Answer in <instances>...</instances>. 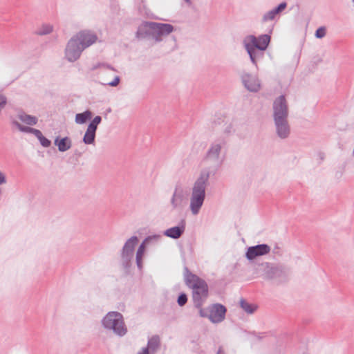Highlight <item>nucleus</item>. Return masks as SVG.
I'll return each instance as SVG.
<instances>
[{
    "mask_svg": "<svg viewBox=\"0 0 354 354\" xmlns=\"http://www.w3.org/2000/svg\"><path fill=\"white\" fill-rule=\"evenodd\" d=\"M186 284L192 289V297L194 303L199 307L201 301L208 295V287L206 282L198 276L187 273L185 277Z\"/></svg>",
    "mask_w": 354,
    "mask_h": 354,
    "instance_id": "nucleus-1",
    "label": "nucleus"
},
{
    "mask_svg": "<svg viewBox=\"0 0 354 354\" xmlns=\"http://www.w3.org/2000/svg\"><path fill=\"white\" fill-rule=\"evenodd\" d=\"M270 37L268 35H261L257 38L253 35L248 36L244 40L245 47L250 55L252 62L255 64L254 49L264 50L268 46Z\"/></svg>",
    "mask_w": 354,
    "mask_h": 354,
    "instance_id": "nucleus-2",
    "label": "nucleus"
},
{
    "mask_svg": "<svg viewBox=\"0 0 354 354\" xmlns=\"http://www.w3.org/2000/svg\"><path fill=\"white\" fill-rule=\"evenodd\" d=\"M205 179L201 178L195 183L191 198L190 208L194 214L198 213L205 198Z\"/></svg>",
    "mask_w": 354,
    "mask_h": 354,
    "instance_id": "nucleus-3",
    "label": "nucleus"
},
{
    "mask_svg": "<svg viewBox=\"0 0 354 354\" xmlns=\"http://www.w3.org/2000/svg\"><path fill=\"white\" fill-rule=\"evenodd\" d=\"M88 41L86 43L83 41L81 46H79V44L77 43V39L73 38L68 41L66 49V56L69 61L73 62L77 59L83 50L95 43V37L94 36L88 35Z\"/></svg>",
    "mask_w": 354,
    "mask_h": 354,
    "instance_id": "nucleus-4",
    "label": "nucleus"
},
{
    "mask_svg": "<svg viewBox=\"0 0 354 354\" xmlns=\"http://www.w3.org/2000/svg\"><path fill=\"white\" fill-rule=\"evenodd\" d=\"M102 324L105 328L112 329L119 335H123L126 333L127 329L124 326L122 316L119 313L109 312L104 317Z\"/></svg>",
    "mask_w": 354,
    "mask_h": 354,
    "instance_id": "nucleus-5",
    "label": "nucleus"
},
{
    "mask_svg": "<svg viewBox=\"0 0 354 354\" xmlns=\"http://www.w3.org/2000/svg\"><path fill=\"white\" fill-rule=\"evenodd\" d=\"M143 27L150 31L156 41H160L161 37L167 35L174 30L173 26L168 24L146 22L143 24Z\"/></svg>",
    "mask_w": 354,
    "mask_h": 354,
    "instance_id": "nucleus-6",
    "label": "nucleus"
},
{
    "mask_svg": "<svg viewBox=\"0 0 354 354\" xmlns=\"http://www.w3.org/2000/svg\"><path fill=\"white\" fill-rule=\"evenodd\" d=\"M273 109L275 122H278L281 119H286L288 116V106L283 95L277 97L274 100Z\"/></svg>",
    "mask_w": 354,
    "mask_h": 354,
    "instance_id": "nucleus-7",
    "label": "nucleus"
},
{
    "mask_svg": "<svg viewBox=\"0 0 354 354\" xmlns=\"http://www.w3.org/2000/svg\"><path fill=\"white\" fill-rule=\"evenodd\" d=\"M101 120L100 116H96L89 124L83 138V141L85 144L90 145L94 142L97 127L101 122Z\"/></svg>",
    "mask_w": 354,
    "mask_h": 354,
    "instance_id": "nucleus-8",
    "label": "nucleus"
},
{
    "mask_svg": "<svg viewBox=\"0 0 354 354\" xmlns=\"http://www.w3.org/2000/svg\"><path fill=\"white\" fill-rule=\"evenodd\" d=\"M270 251V248L266 244L250 247L246 252V257L249 260H252L258 257L268 254Z\"/></svg>",
    "mask_w": 354,
    "mask_h": 354,
    "instance_id": "nucleus-9",
    "label": "nucleus"
},
{
    "mask_svg": "<svg viewBox=\"0 0 354 354\" xmlns=\"http://www.w3.org/2000/svg\"><path fill=\"white\" fill-rule=\"evenodd\" d=\"M226 312L225 308L220 304L214 305L210 313L209 319L212 322L217 323L223 320Z\"/></svg>",
    "mask_w": 354,
    "mask_h": 354,
    "instance_id": "nucleus-10",
    "label": "nucleus"
},
{
    "mask_svg": "<svg viewBox=\"0 0 354 354\" xmlns=\"http://www.w3.org/2000/svg\"><path fill=\"white\" fill-rule=\"evenodd\" d=\"M245 87L251 91H257L260 88L259 80L251 75H245L243 78Z\"/></svg>",
    "mask_w": 354,
    "mask_h": 354,
    "instance_id": "nucleus-11",
    "label": "nucleus"
},
{
    "mask_svg": "<svg viewBox=\"0 0 354 354\" xmlns=\"http://www.w3.org/2000/svg\"><path fill=\"white\" fill-rule=\"evenodd\" d=\"M275 124L279 136L281 138H286L289 133L286 119H281L278 122H275Z\"/></svg>",
    "mask_w": 354,
    "mask_h": 354,
    "instance_id": "nucleus-12",
    "label": "nucleus"
},
{
    "mask_svg": "<svg viewBox=\"0 0 354 354\" xmlns=\"http://www.w3.org/2000/svg\"><path fill=\"white\" fill-rule=\"evenodd\" d=\"M184 230L185 227L183 225H182L181 227H174L167 230L164 232V234L172 239H178L181 236Z\"/></svg>",
    "mask_w": 354,
    "mask_h": 354,
    "instance_id": "nucleus-13",
    "label": "nucleus"
},
{
    "mask_svg": "<svg viewBox=\"0 0 354 354\" xmlns=\"http://www.w3.org/2000/svg\"><path fill=\"white\" fill-rule=\"evenodd\" d=\"M55 144L60 151H67L71 147V141L68 137L62 139L57 138L55 140Z\"/></svg>",
    "mask_w": 354,
    "mask_h": 354,
    "instance_id": "nucleus-14",
    "label": "nucleus"
},
{
    "mask_svg": "<svg viewBox=\"0 0 354 354\" xmlns=\"http://www.w3.org/2000/svg\"><path fill=\"white\" fill-rule=\"evenodd\" d=\"M138 242L136 236H132L125 243L123 247V254L128 255L131 253Z\"/></svg>",
    "mask_w": 354,
    "mask_h": 354,
    "instance_id": "nucleus-15",
    "label": "nucleus"
},
{
    "mask_svg": "<svg viewBox=\"0 0 354 354\" xmlns=\"http://www.w3.org/2000/svg\"><path fill=\"white\" fill-rule=\"evenodd\" d=\"M88 35H92L95 37V41H97V36L90 32V31H82L77 33L74 37H73L75 39H77V43L79 44V46H81V44L84 41V43H86L88 41Z\"/></svg>",
    "mask_w": 354,
    "mask_h": 354,
    "instance_id": "nucleus-16",
    "label": "nucleus"
},
{
    "mask_svg": "<svg viewBox=\"0 0 354 354\" xmlns=\"http://www.w3.org/2000/svg\"><path fill=\"white\" fill-rule=\"evenodd\" d=\"M152 238L151 237H148L147 238L144 242L140 245L138 251H137V254H136V261H137V264L139 267H141L142 266V257H143V255L145 254V244L149 241L151 240Z\"/></svg>",
    "mask_w": 354,
    "mask_h": 354,
    "instance_id": "nucleus-17",
    "label": "nucleus"
},
{
    "mask_svg": "<svg viewBox=\"0 0 354 354\" xmlns=\"http://www.w3.org/2000/svg\"><path fill=\"white\" fill-rule=\"evenodd\" d=\"M19 119L24 123L28 125H35L37 122V118L35 116L21 113L18 115Z\"/></svg>",
    "mask_w": 354,
    "mask_h": 354,
    "instance_id": "nucleus-18",
    "label": "nucleus"
},
{
    "mask_svg": "<svg viewBox=\"0 0 354 354\" xmlns=\"http://www.w3.org/2000/svg\"><path fill=\"white\" fill-rule=\"evenodd\" d=\"M92 117V113L89 111H86L84 113H77L75 115V122L77 124H84L88 120H90Z\"/></svg>",
    "mask_w": 354,
    "mask_h": 354,
    "instance_id": "nucleus-19",
    "label": "nucleus"
},
{
    "mask_svg": "<svg viewBox=\"0 0 354 354\" xmlns=\"http://www.w3.org/2000/svg\"><path fill=\"white\" fill-rule=\"evenodd\" d=\"M221 149V146L218 144L212 145L207 153V158H217L220 153Z\"/></svg>",
    "mask_w": 354,
    "mask_h": 354,
    "instance_id": "nucleus-20",
    "label": "nucleus"
},
{
    "mask_svg": "<svg viewBox=\"0 0 354 354\" xmlns=\"http://www.w3.org/2000/svg\"><path fill=\"white\" fill-rule=\"evenodd\" d=\"M240 304H241V308L248 313H252L257 308V306L256 305L250 304L246 302L245 300H241Z\"/></svg>",
    "mask_w": 354,
    "mask_h": 354,
    "instance_id": "nucleus-21",
    "label": "nucleus"
},
{
    "mask_svg": "<svg viewBox=\"0 0 354 354\" xmlns=\"http://www.w3.org/2000/svg\"><path fill=\"white\" fill-rule=\"evenodd\" d=\"M53 27L51 24H43L38 30L37 33L39 35H47L52 32Z\"/></svg>",
    "mask_w": 354,
    "mask_h": 354,
    "instance_id": "nucleus-22",
    "label": "nucleus"
},
{
    "mask_svg": "<svg viewBox=\"0 0 354 354\" xmlns=\"http://www.w3.org/2000/svg\"><path fill=\"white\" fill-rule=\"evenodd\" d=\"M160 339L158 337L151 338L148 342L149 348L155 350L159 345Z\"/></svg>",
    "mask_w": 354,
    "mask_h": 354,
    "instance_id": "nucleus-23",
    "label": "nucleus"
},
{
    "mask_svg": "<svg viewBox=\"0 0 354 354\" xmlns=\"http://www.w3.org/2000/svg\"><path fill=\"white\" fill-rule=\"evenodd\" d=\"M277 10L275 9L270 11L264 16L265 20H271L274 18L275 15L277 14Z\"/></svg>",
    "mask_w": 354,
    "mask_h": 354,
    "instance_id": "nucleus-24",
    "label": "nucleus"
},
{
    "mask_svg": "<svg viewBox=\"0 0 354 354\" xmlns=\"http://www.w3.org/2000/svg\"><path fill=\"white\" fill-rule=\"evenodd\" d=\"M326 35V29L324 27L319 28L315 32V36L317 38H322Z\"/></svg>",
    "mask_w": 354,
    "mask_h": 354,
    "instance_id": "nucleus-25",
    "label": "nucleus"
},
{
    "mask_svg": "<svg viewBox=\"0 0 354 354\" xmlns=\"http://www.w3.org/2000/svg\"><path fill=\"white\" fill-rule=\"evenodd\" d=\"M187 301V295L185 294H181L178 299V304L179 306H184Z\"/></svg>",
    "mask_w": 354,
    "mask_h": 354,
    "instance_id": "nucleus-26",
    "label": "nucleus"
},
{
    "mask_svg": "<svg viewBox=\"0 0 354 354\" xmlns=\"http://www.w3.org/2000/svg\"><path fill=\"white\" fill-rule=\"evenodd\" d=\"M41 145L43 146V147H48L50 145V141L47 139L46 138H45L44 136H42L39 139Z\"/></svg>",
    "mask_w": 354,
    "mask_h": 354,
    "instance_id": "nucleus-27",
    "label": "nucleus"
},
{
    "mask_svg": "<svg viewBox=\"0 0 354 354\" xmlns=\"http://www.w3.org/2000/svg\"><path fill=\"white\" fill-rule=\"evenodd\" d=\"M15 124L16 127H17V129L19 131H23V132H30V129H32L30 127H24L17 122H15Z\"/></svg>",
    "mask_w": 354,
    "mask_h": 354,
    "instance_id": "nucleus-28",
    "label": "nucleus"
},
{
    "mask_svg": "<svg viewBox=\"0 0 354 354\" xmlns=\"http://www.w3.org/2000/svg\"><path fill=\"white\" fill-rule=\"evenodd\" d=\"M120 82V78L118 76H115L114 80L111 82H108L105 83V84L109 85L111 86H116Z\"/></svg>",
    "mask_w": 354,
    "mask_h": 354,
    "instance_id": "nucleus-29",
    "label": "nucleus"
},
{
    "mask_svg": "<svg viewBox=\"0 0 354 354\" xmlns=\"http://www.w3.org/2000/svg\"><path fill=\"white\" fill-rule=\"evenodd\" d=\"M30 133H33L38 138V140L43 136L39 130L33 128L30 129Z\"/></svg>",
    "mask_w": 354,
    "mask_h": 354,
    "instance_id": "nucleus-30",
    "label": "nucleus"
},
{
    "mask_svg": "<svg viewBox=\"0 0 354 354\" xmlns=\"http://www.w3.org/2000/svg\"><path fill=\"white\" fill-rule=\"evenodd\" d=\"M6 104V98L5 96L0 95V111L4 108Z\"/></svg>",
    "mask_w": 354,
    "mask_h": 354,
    "instance_id": "nucleus-31",
    "label": "nucleus"
},
{
    "mask_svg": "<svg viewBox=\"0 0 354 354\" xmlns=\"http://www.w3.org/2000/svg\"><path fill=\"white\" fill-rule=\"evenodd\" d=\"M6 183V176L5 174L0 171V185Z\"/></svg>",
    "mask_w": 354,
    "mask_h": 354,
    "instance_id": "nucleus-32",
    "label": "nucleus"
},
{
    "mask_svg": "<svg viewBox=\"0 0 354 354\" xmlns=\"http://www.w3.org/2000/svg\"><path fill=\"white\" fill-rule=\"evenodd\" d=\"M286 7V3H281V4L279 5V6L275 9L276 10H277V12L279 13V12L283 10Z\"/></svg>",
    "mask_w": 354,
    "mask_h": 354,
    "instance_id": "nucleus-33",
    "label": "nucleus"
},
{
    "mask_svg": "<svg viewBox=\"0 0 354 354\" xmlns=\"http://www.w3.org/2000/svg\"><path fill=\"white\" fill-rule=\"evenodd\" d=\"M139 354H149V349L147 348H145Z\"/></svg>",
    "mask_w": 354,
    "mask_h": 354,
    "instance_id": "nucleus-34",
    "label": "nucleus"
},
{
    "mask_svg": "<svg viewBox=\"0 0 354 354\" xmlns=\"http://www.w3.org/2000/svg\"><path fill=\"white\" fill-rule=\"evenodd\" d=\"M174 198H175V194L174 195V196H173V198H172V199H171V203H172L173 204H174Z\"/></svg>",
    "mask_w": 354,
    "mask_h": 354,
    "instance_id": "nucleus-35",
    "label": "nucleus"
},
{
    "mask_svg": "<svg viewBox=\"0 0 354 354\" xmlns=\"http://www.w3.org/2000/svg\"><path fill=\"white\" fill-rule=\"evenodd\" d=\"M221 349H219V351H218V353H217V354H221Z\"/></svg>",
    "mask_w": 354,
    "mask_h": 354,
    "instance_id": "nucleus-36",
    "label": "nucleus"
},
{
    "mask_svg": "<svg viewBox=\"0 0 354 354\" xmlns=\"http://www.w3.org/2000/svg\"><path fill=\"white\" fill-rule=\"evenodd\" d=\"M353 1H354V0H353Z\"/></svg>",
    "mask_w": 354,
    "mask_h": 354,
    "instance_id": "nucleus-37",
    "label": "nucleus"
}]
</instances>
